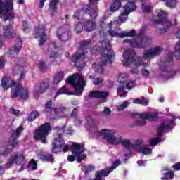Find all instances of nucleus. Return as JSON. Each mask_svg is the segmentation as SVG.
Here are the masks:
<instances>
[{"mask_svg":"<svg viewBox=\"0 0 180 180\" xmlns=\"http://www.w3.org/2000/svg\"><path fill=\"white\" fill-rule=\"evenodd\" d=\"M133 103L134 105H141V98H135L133 101Z\"/></svg>","mask_w":180,"mask_h":180,"instance_id":"nucleus-53","label":"nucleus"},{"mask_svg":"<svg viewBox=\"0 0 180 180\" xmlns=\"http://www.w3.org/2000/svg\"><path fill=\"white\" fill-rule=\"evenodd\" d=\"M22 30L24 33H27L30 31L29 27H27V22L25 20L22 21Z\"/></svg>","mask_w":180,"mask_h":180,"instance_id":"nucleus-46","label":"nucleus"},{"mask_svg":"<svg viewBox=\"0 0 180 180\" xmlns=\"http://www.w3.org/2000/svg\"><path fill=\"white\" fill-rule=\"evenodd\" d=\"M79 13H80L79 11H76L73 15L74 19H77V20H79Z\"/></svg>","mask_w":180,"mask_h":180,"instance_id":"nucleus-52","label":"nucleus"},{"mask_svg":"<svg viewBox=\"0 0 180 180\" xmlns=\"http://www.w3.org/2000/svg\"><path fill=\"white\" fill-rule=\"evenodd\" d=\"M51 130L49 123H45L41 125L34 135L35 140H41V143H47V136Z\"/></svg>","mask_w":180,"mask_h":180,"instance_id":"nucleus-12","label":"nucleus"},{"mask_svg":"<svg viewBox=\"0 0 180 180\" xmlns=\"http://www.w3.org/2000/svg\"><path fill=\"white\" fill-rule=\"evenodd\" d=\"M12 25H6L4 27L3 36L0 35V48L4 46V39H13L16 37V32H11Z\"/></svg>","mask_w":180,"mask_h":180,"instance_id":"nucleus-21","label":"nucleus"},{"mask_svg":"<svg viewBox=\"0 0 180 180\" xmlns=\"http://www.w3.org/2000/svg\"><path fill=\"white\" fill-rule=\"evenodd\" d=\"M86 129L89 131L90 134L93 137H102L109 144H113L117 146V144H122L124 147V155L129 157L131 154V151H137L138 153H142L145 155H148L153 153L150 148L142 146L143 140L137 139L135 141V144H131L129 139H122L120 136H115L114 130L103 129L99 131L98 127L94 123V121H89Z\"/></svg>","mask_w":180,"mask_h":180,"instance_id":"nucleus-2","label":"nucleus"},{"mask_svg":"<svg viewBox=\"0 0 180 180\" xmlns=\"http://www.w3.org/2000/svg\"><path fill=\"white\" fill-rule=\"evenodd\" d=\"M174 178V172L169 171L167 173L165 174V176L162 177V180H171Z\"/></svg>","mask_w":180,"mask_h":180,"instance_id":"nucleus-41","label":"nucleus"},{"mask_svg":"<svg viewBox=\"0 0 180 180\" xmlns=\"http://www.w3.org/2000/svg\"><path fill=\"white\" fill-rule=\"evenodd\" d=\"M134 86H136V82L134 81H130L126 85L127 89H129V90L132 89V88H134Z\"/></svg>","mask_w":180,"mask_h":180,"instance_id":"nucleus-47","label":"nucleus"},{"mask_svg":"<svg viewBox=\"0 0 180 180\" xmlns=\"http://www.w3.org/2000/svg\"><path fill=\"white\" fill-rule=\"evenodd\" d=\"M162 51V48L160 46H156L155 48H152L150 49L145 51L143 53L144 58H153V57H155V56H158L160 53Z\"/></svg>","mask_w":180,"mask_h":180,"instance_id":"nucleus-24","label":"nucleus"},{"mask_svg":"<svg viewBox=\"0 0 180 180\" xmlns=\"http://www.w3.org/2000/svg\"><path fill=\"white\" fill-rule=\"evenodd\" d=\"M10 112L11 113V115H14V116H22V112L15 108H11L10 110Z\"/></svg>","mask_w":180,"mask_h":180,"instance_id":"nucleus-45","label":"nucleus"},{"mask_svg":"<svg viewBox=\"0 0 180 180\" xmlns=\"http://www.w3.org/2000/svg\"><path fill=\"white\" fill-rule=\"evenodd\" d=\"M83 28H84V25H82V23L77 22V24H75V30L76 33H81V32H82Z\"/></svg>","mask_w":180,"mask_h":180,"instance_id":"nucleus-44","label":"nucleus"},{"mask_svg":"<svg viewBox=\"0 0 180 180\" xmlns=\"http://www.w3.org/2000/svg\"><path fill=\"white\" fill-rule=\"evenodd\" d=\"M46 32H47V28H46V25H39L35 29V32L34 34V38L37 39L40 37L39 40V46H44V44L47 41V35L46 34Z\"/></svg>","mask_w":180,"mask_h":180,"instance_id":"nucleus-18","label":"nucleus"},{"mask_svg":"<svg viewBox=\"0 0 180 180\" xmlns=\"http://www.w3.org/2000/svg\"><path fill=\"white\" fill-rule=\"evenodd\" d=\"M58 46L56 45L55 41H51L48 46V53L49 58H57L58 54L57 53V49Z\"/></svg>","mask_w":180,"mask_h":180,"instance_id":"nucleus-27","label":"nucleus"},{"mask_svg":"<svg viewBox=\"0 0 180 180\" xmlns=\"http://www.w3.org/2000/svg\"><path fill=\"white\" fill-rule=\"evenodd\" d=\"M51 106H53V101L49 100L46 103L44 110V112H45L46 115L49 114L51 115V120L72 117L75 119V124L76 126H81V124H82V121H81V119L78 117V109L74 108L70 115V110L63 105H58L54 108H52Z\"/></svg>","mask_w":180,"mask_h":180,"instance_id":"nucleus-3","label":"nucleus"},{"mask_svg":"<svg viewBox=\"0 0 180 180\" xmlns=\"http://www.w3.org/2000/svg\"><path fill=\"white\" fill-rule=\"evenodd\" d=\"M39 88V90L36 89L34 91V96L37 99L40 94H43L46 91V89L49 88V79H44L41 83L39 84V86H37Z\"/></svg>","mask_w":180,"mask_h":180,"instance_id":"nucleus-25","label":"nucleus"},{"mask_svg":"<svg viewBox=\"0 0 180 180\" xmlns=\"http://www.w3.org/2000/svg\"><path fill=\"white\" fill-rule=\"evenodd\" d=\"M174 58V54L172 53L169 52L167 54L165 60H162V65L160 66V70L162 71V75L165 79H168L169 78H174L175 75H177L179 72V70H168V67H169V64L172 63V60Z\"/></svg>","mask_w":180,"mask_h":180,"instance_id":"nucleus-10","label":"nucleus"},{"mask_svg":"<svg viewBox=\"0 0 180 180\" xmlns=\"http://www.w3.org/2000/svg\"><path fill=\"white\" fill-rule=\"evenodd\" d=\"M82 12L84 13H89L91 19H96V18H98L99 9H98L97 6L91 8V6L86 5L82 8Z\"/></svg>","mask_w":180,"mask_h":180,"instance_id":"nucleus-23","label":"nucleus"},{"mask_svg":"<svg viewBox=\"0 0 180 180\" xmlns=\"http://www.w3.org/2000/svg\"><path fill=\"white\" fill-rule=\"evenodd\" d=\"M176 37L180 39V30L176 33Z\"/></svg>","mask_w":180,"mask_h":180,"instance_id":"nucleus-63","label":"nucleus"},{"mask_svg":"<svg viewBox=\"0 0 180 180\" xmlns=\"http://www.w3.org/2000/svg\"><path fill=\"white\" fill-rule=\"evenodd\" d=\"M24 130L23 126L20 125L15 131H13L11 136L10 138V140L8 141V148L6 150L5 148L1 147L0 148V157L1 155H8V153H11V150L14 148L18 146L19 143V141H18V139L20 137V134L22 131Z\"/></svg>","mask_w":180,"mask_h":180,"instance_id":"nucleus-11","label":"nucleus"},{"mask_svg":"<svg viewBox=\"0 0 180 180\" xmlns=\"http://www.w3.org/2000/svg\"><path fill=\"white\" fill-rule=\"evenodd\" d=\"M74 95V94L71 93L70 91V89H68L65 86H63L62 88H60L56 94L55 98H57L59 96V95Z\"/></svg>","mask_w":180,"mask_h":180,"instance_id":"nucleus-32","label":"nucleus"},{"mask_svg":"<svg viewBox=\"0 0 180 180\" xmlns=\"http://www.w3.org/2000/svg\"><path fill=\"white\" fill-rule=\"evenodd\" d=\"M32 171H36L37 169V162L34 159H32L28 165Z\"/></svg>","mask_w":180,"mask_h":180,"instance_id":"nucleus-42","label":"nucleus"},{"mask_svg":"<svg viewBox=\"0 0 180 180\" xmlns=\"http://www.w3.org/2000/svg\"><path fill=\"white\" fill-rule=\"evenodd\" d=\"M63 79H64V72L59 71L56 74L53 78V84H58L61 82Z\"/></svg>","mask_w":180,"mask_h":180,"instance_id":"nucleus-33","label":"nucleus"},{"mask_svg":"<svg viewBox=\"0 0 180 180\" xmlns=\"http://www.w3.org/2000/svg\"><path fill=\"white\" fill-rule=\"evenodd\" d=\"M130 105V103L128 101H125L123 103L117 106V110H124Z\"/></svg>","mask_w":180,"mask_h":180,"instance_id":"nucleus-40","label":"nucleus"},{"mask_svg":"<svg viewBox=\"0 0 180 180\" xmlns=\"http://www.w3.org/2000/svg\"><path fill=\"white\" fill-rule=\"evenodd\" d=\"M127 94V91H126V90H124V86L121 85L118 87V89H117V95L120 98H124V96H126Z\"/></svg>","mask_w":180,"mask_h":180,"instance_id":"nucleus-36","label":"nucleus"},{"mask_svg":"<svg viewBox=\"0 0 180 180\" xmlns=\"http://www.w3.org/2000/svg\"><path fill=\"white\" fill-rule=\"evenodd\" d=\"M123 60L122 65L124 67H130L131 64L136 65V67H139L142 65L143 67H148L150 65V63H143V58L135 57L134 51L131 49H126L123 53Z\"/></svg>","mask_w":180,"mask_h":180,"instance_id":"nucleus-7","label":"nucleus"},{"mask_svg":"<svg viewBox=\"0 0 180 180\" xmlns=\"http://www.w3.org/2000/svg\"><path fill=\"white\" fill-rule=\"evenodd\" d=\"M18 96H20L21 99H27L29 98V90L27 88H23L20 84L13 86L11 91V98H18Z\"/></svg>","mask_w":180,"mask_h":180,"instance_id":"nucleus-16","label":"nucleus"},{"mask_svg":"<svg viewBox=\"0 0 180 180\" xmlns=\"http://www.w3.org/2000/svg\"><path fill=\"white\" fill-rule=\"evenodd\" d=\"M5 67V58L4 56L0 57V70Z\"/></svg>","mask_w":180,"mask_h":180,"instance_id":"nucleus-51","label":"nucleus"},{"mask_svg":"<svg viewBox=\"0 0 180 180\" xmlns=\"http://www.w3.org/2000/svg\"><path fill=\"white\" fill-rule=\"evenodd\" d=\"M38 68L39 71H45L46 70H47V65H46V63H44V61H40L38 63Z\"/></svg>","mask_w":180,"mask_h":180,"instance_id":"nucleus-43","label":"nucleus"},{"mask_svg":"<svg viewBox=\"0 0 180 180\" xmlns=\"http://www.w3.org/2000/svg\"><path fill=\"white\" fill-rule=\"evenodd\" d=\"M80 180H92V179H91V177L84 176V177L81 178Z\"/></svg>","mask_w":180,"mask_h":180,"instance_id":"nucleus-62","label":"nucleus"},{"mask_svg":"<svg viewBox=\"0 0 180 180\" xmlns=\"http://www.w3.org/2000/svg\"><path fill=\"white\" fill-rule=\"evenodd\" d=\"M18 84H15L13 79L11 77H4L1 80V86L7 91L9 88H11V92L13 91V86H18Z\"/></svg>","mask_w":180,"mask_h":180,"instance_id":"nucleus-26","label":"nucleus"},{"mask_svg":"<svg viewBox=\"0 0 180 180\" xmlns=\"http://www.w3.org/2000/svg\"><path fill=\"white\" fill-rule=\"evenodd\" d=\"M103 82V78H96L93 81L94 85H99V84H102Z\"/></svg>","mask_w":180,"mask_h":180,"instance_id":"nucleus-49","label":"nucleus"},{"mask_svg":"<svg viewBox=\"0 0 180 180\" xmlns=\"http://www.w3.org/2000/svg\"><path fill=\"white\" fill-rule=\"evenodd\" d=\"M174 56L176 60H180V41H179L174 46Z\"/></svg>","mask_w":180,"mask_h":180,"instance_id":"nucleus-35","label":"nucleus"},{"mask_svg":"<svg viewBox=\"0 0 180 180\" xmlns=\"http://www.w3.org/2000/svg\"><path fill=\"white\" fill-rule=\"evenodd\" d=\"M22 39L17 38L15 44L6 53V56L10 57L11 58L16 57V56H18V53L22 50Z\"/></svg>","mask_w":180,"mask_h":180,"instance_id":"nucleus-19","label":"nucleus"},{"mask_svg":"<svg viewBox=\"0 0 180 180\" xmlns=\"http://www.w3.org/2000/svg\"><path fill=\"white\" fill-rule=\"evenodd\" d=\"M67 134H74V131L72 130V128H69L67 131H66Z\"/></svg>","mask_w":180,"mask_h":180,"instance_id":"nucleus-60","label":"nucleus"},{"mask_svg":"<svg viewBox=\"0 0 180 180\" xmlns=\"http://www.w3.org/2000/svg\"><path fill=\"white\" fill-rule=\"evenodd\" d=\"M75 160V157H74L72 155H68V161H70V162H74Z\"/></svg>","mask_w":180,"mask_h":180,"instance_id":"nucleus-57","label":"nucleus"},{"mask_svg":"<svg viewBox=\"0 0 180 180\" xmlns=\"http://www.w3.org/2000/svg\"><path fill=\"white\" fill-rule=\"evenodd\" d=\"M137 164H138V165H139L140 167H144V165H146V161H143V160H138V161H137Z\"/></svg>","mask_w":180,"mask_h":180,"instance_id":"nucleus-55","label":"nucleus"},{"mask_svg":"<svg viewBox=\"0 0 180 180\" xmlns=\"http://www.w3.org/2000/svg\"><path fill=\"white\" fill-rule=\"evenodd\" d=\"M57 37L61 41L70 40V25H64L60 27L57 31Z\"/></svg>","mask_w":180,"mask_h":180,"instance_id":"nucleus-20","label":"nucleus"},{"mask_svg":"<svg viewBox=\"0 0 180 180\" xmlns=\"http://www.w3.org/2000/svg\"><path fill=\"white\" fill-rule=\"evenodd\" d=\"M92 43L86 42L84 41L80 44L79 51L76 52L72 57V61L75 63V65L77 68L78 71H82L85 68L86 64L84 63L85 59V51L91 53L92 54H101V58L96 63L93 65V68L95 71L98 74H103V66L107 64H110L113 61V58L115 57V53L110 49V44L109 41H103L99 42L96 47V42L93 43L92 49L89 48L91 46ZM81 51H84L82 53Z\"/></svg>","mask_w":180,"mask_h":180,"instance_id":"nucleus-1","label":"nucleus"},{"mask_svg":"<svg viewBox=\"0 0 180 180\" xmlns=\"http://www.w3.org/2000/svg\"><path fill=\"white\" fill-rule=\"evenodd\" d=\"M39 117V112L34 110L32 111L27 117L28 122H33L35 119Z\"/></svg>","mask_w":180,"mask_h":180,"instance_id":"nucleus-38","label":"nucleus"},{"mask_svg":"<svg viewBox=\"0 0 180 180\" xmlns=\"http://www.w3.org/2000/svg\"><path fill=\"white\" fill-rule=\"evenodd\" d=\"M66 82L75 88V95H77V96H81V95H82V92H84V89L85 88L86 84L82 75L78 73L74 74L66 79Z\"/></svg>","mask_w":180,"mask_h":180,"instance_id":"nucleus-9","label":"nucleus"},{"mask_svg":"<svg viewBox=\"0 0 180 180\" xmlns=\"http://www.w3.org/2000/svg\"><path fill=\"white\" fill-rule=\"evenodd\" d=\"M26 68V59L20 58L17 62V65L13 70V73L20 72V79H23L25 78V73H23V70Z\"/></svg>","mask_w":180,"mask_h":180,"instance_id":"nucleus-22","label":"nucleus"},{"mask_svg":"<svg viewBox=\"0 0 180 180\" xmlns=\"http://www.w3.org/2000/svg\"><path fill=\"white\" fill-rule=\"evenodd\" d=\"M94 169H95V167L91 165L82 167V171L84 172V174H89V172H92Z\"/></svg>","mask_w":180,"mask_h":180,"instance_id":"nucleus-37","label":"nucleus"},{"mask_svg":"<svg viewBox=\"0 0 180 180\" xmlns=\"http://www.w3.org/2000/svg\"><path fill=\"white\" fill-rule=\"evenodd\" d=\"M141 120H138L135 124L136 126H144L146 124V120L150 122H155L158 119V114L157 112H142L139 115Z\"/></svg>","mask_w":180,"mask_h":180,"instance_id":"nucleus-15","label":"nucleus"},{"mask_svg":"<svg viewBox=\"0 0 180 180\" xmlns=\"http://www.w3.org/2000/svg\"><path fill=\"white\" fill-rule=\"evenodd\" d=\"M72 153L75 155L77 162H82L83 160L86 158V154H82L84 153V146L75 143L72 146Z\"/></svg>","mask_w":180,"mask_h":180,"instance_id":"nucleus-17","label":"nucleus"},{"mask_svg":"<svg viewBox=\"0 0 180 180\" xmlns=\"http://www.w3.org/2000/svg\"><path fill=\"white\" fill-rule=\"evenodd\" d=\"M124 43H129L130 47L134 49H144L151 43V38L146 35V29L141 28L135 39H127L124 40Z\"/></svg>","mask_w":180,"mask_h":180,"instance_id":"nucleus-5","label":"nucleus"},{"mask_svg":"<svg viewBox=\"0 0 180 180\" xmlns=\"http://www.w3.org/2000/svg\"><path fill=\"white\" fill-rule=\"evenodd\" d=\"M176 119H178V115L175 113H170L167 116L162 122L158 127V137L150 139L149 144L150 147L157 146L160 141H163L164 139H161L162 133H164V131H169L170 130H172V129L176 126V123L175 122Z\"/></svg>","mask_w":180,"mask_h":180,"instance_id":"nucleus-4","label":"nucleus"},{"mask_svg":"<svg viewBox=\"0 0 180 180\" xmlns=\"http://www.w3.org/2000/svg\"><path fill=\"white\" fill-rule=\"evenodd\" d=\"M158 20H155L153 23L155 25H162L165 32H167L170 27H172V23L167 19V13H165V11L160 10L158 13Z\"/></svg>","mask_w":180,"mask_h":180,"instance_id":"nucleus-14","label":"nucleus"},{"mask_svg":"<svg viewBox=\"0 0 180 180\" xmlns=\"http://www.w3.org/2000/svg\"><path fill=\"white\" fill-rule=\"evenodd\" d=\"M37 157L41 158L42 161H46V162H54V158L52 155H44L43 154V150H40L37 153Z\"/></svg>","mask_w":180,"mask_h":180,"instance_id":"nucleus-29","label":"nucleus"},{"mask_svg":"<svg viewBox=\"0 0 180 180\" xmlns=\"http://www.w3.org/2000/svg\"><path fill=\"white\" fill-rule=\"evenodd\" d=\"M110 108H108V107H105L104 108V113L105 115H110Z\"/></svg>","mask_w":180,"mask_h":180,"instance_id":"nucleus-56","label":"nucleus"},{"mask_svg":"<svg viewBox=\"0 0 180 180\" xmlns=\"http://www.w3.org/2000/svg\"><path fill=\"white\" fill-rule=\"evenodd\" d=\"M83 26L86 32H88V33H89L96 29V22L91 20H87L84 22Z\"/></svg>","mask_w":180,"mask_h":180,"instance_id":"nucleus-28","label":"nucleus"},{"mask_svg":"<svg viewBox=\"0 0 180 180\" xmlns=\"http://www.w3.org/2000/svg\"><path fill=\"white\" fill-rule=\"evenodd\" d=\"M65 127H56V130L58 133L55 136V139L52 143V151L53 153H61L64 151H70V146L64 143V138H63V133H64Z\"/></svg>","mask_w":180,"mask_h":180,"instance_id":"nucleus-6","label":"nucleus"},{"mask_svg":"<svg viewBox=\"0 0 180 180\" xmlns=\"http://www.w3.org/2000/svg\"><path fill=\"white\" fill-rule=\"evenodd\" d=\"M44 2H46V0H40L39 8H43V7L44 6Z\"/></svg>","mask_w":180,"mask_h":180,"instance_id":"nucleus-59","label":"nucleus"},{"mask_svg":"<svg viewBox=\"0 0 180 180\" xmlns=\"http://www.w3.org/2000/svg\"><path fill=\"white\" fill-rule=\"evenodd\" d=\"M165 2L167 8H175L176 6V0H162Z\"/></svg>","mask_w":180,"mask_h":180,"instance_id":"nucleus-39","label":"nucleus"},{"mask_svg":"<svg viewBox=\"0 0 180 180\" xmlns=\"http://www.w3.org/2000/svg\"><path fill=\"white\" fill-rule=\"evenodd\" d=\"M173 168L175 169V171H180V162H177L173 165Z\"/></svg>","mask_w":180,"mask_h":180,"instance_id":"nucleus-54","label":"nucleus"},{"mask_svg":"<svg viewBox=\"0 0 180 180\" xmlns=\"http://www.w3.org/2000/svg\"><path fill=\"white\" fill-rule=\"evenodd\" d=\"M13 164L21 167V169L20 171H23L26 168V167H25L26 165L25 155L22 153H15L11 155L6 165V167L11 168V166L13 165Z\"/></svg>","mask_w":180,"mask_h":180,"instance_id":"nucleus-13","label":"nucleus"},{"mask_svg":"<svg viewBox=\"0 0 180 180\" xmlns=\"http://www.w3.org/2000/svg\"><path fill=\"white\" fill-rule=\"evenodd\" d=\"M141 74H142V75H143V77H150V71H148V70H147L146 68L142 70Z\"/></svg>","mask_w":180,"mask_h":180,"instance_id":"nucleus-50","label":"nucleus"},{"mask_svg":"<svg viewBox=\"0 0 180 180\" xmlns=\"http://www.w3.org/2000/svg\"><path fill=\"white\" fill-rule=\"evenodd\" d=\"M58 0H51L49 3V9L52 16H56L57 14V5H58Z\"/></svg>","mask_w":180,"mask_h":180,"instance_id":"nucleus-31","label":"nucleus"},{"mask_svg":"<svg viewBox=\"0 0 180 180\" xmlns=\"http://www.w3.org/2000/svg\"><path fill=\"white\" fill-rule=\"evenodd\" d=\"M108 96H109V93L105 91H94L89 93L90 98H101L105 99V98H108Z\"/></svg>","mask_w":180,"mask_h":180,"instance_id":"nucleus-30","label":"nucleus"},{"mask_svg":"<svg viewBox=\"0 0 180 180\" xmlns=\"http://www.w3.org/2000/svg\"><path fill=\"white\" fill-rule=\"evenodd\" d=\"M150 102V100L148 98H141V105L143 106H148V103Z\"/></svg>","mask_w":180,"mask_h":180,"instance_id":"nucleus-48","label":"nucleus"},{"mask_svg":"<svg viewBox=\"0 0 180 180\" xmlns=\"http://www.w3.org/2000/svg\"><path fill=\"white\" fill-rule=\"evenodd\" d=\"M99 0H89L90 6H92V5H95L96 4H98Z\"/></svg>","mask_w":180,"mask_h":180,"instance_id":"nucleus-58","label":"nucleus"},{"mask_svg":"<svg viewBox=\"0 0 180 180\" xmlns=\"http://www.w3.org/2000/svg\"><path fill=\"white\" fill-rule=\"evenodd\" d=\"M19 5H23L25 4V0H18Z\"/></svg>","mask_w":180,"mask_h":180,"instance_id":"nucleus-64","label":"nucleus"},{"mask_svg":"<svg viewBox=\"0 0 180 180\" xmlns=\"http://www.w3.org/2000/svg\"><path fill=\"white\" fill-rule=\"evenodd\" d=\"M0 17L4 22L16 18L13 13V0H0Z\"/></svg>","mask_w":180,"mask_h":180,"instance_id":"nucleus-8","label":"nucleus"},{"mask_svg":"<svg viewBox=\"0 0 180 180\" xmlns=\"http://www.w3.org/2000/svg\"><path fill=\"white\" fill-rule=\"evenodd\" d=\"M131 72L132 74H139V69H137V68H134L131 70Z\"/></svg>","mask_w":180,"mask_h":180,"instance_id":"nucleus-61","label":"nucleus"},{"mask_svg":"<svg viewBox=\"0 0 180 180\" xmlns=\"http://www.w3.org/2000/svg\"><path fill=\"white\" fill-rule=\"evenodd\" d=\"M127 79H129V75L127 73H120L117 79L120 84L126 83L127 82Z\"/></svg>","mask_w":180,"mask_h":180,"instance_id":"nucleus-34","label":"nucleus"}]
</instances>
